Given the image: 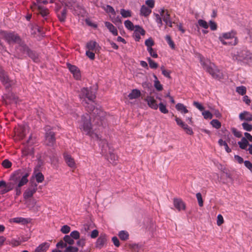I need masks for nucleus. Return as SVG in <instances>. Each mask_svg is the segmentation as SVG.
<instances>
[{
	"label": "nucleus",
	"instance_id": "4468645a",
	"mask_svg": "<svg viewBox=\"0 0 252 252\" xmlns=\"http://www.w3.org/2000/svg\"><path fill=\"white\" fill-rule=\"evenodd\" d=\"M248 139L245 137H243L240 141H239L238 144L240 148L243 150H246L247 147L249 146L248 151L249 153L252 155V145L250 144Z\"/></svg>",
	"mask_w": 252,
	"mask_h": 252
},
{
	"label": "nucleus",
	"instance_id": "a211bd4d",
	"mask_svg": "<svg viewBox=\"0 0 252 252\" xmlns=\"http://www.w3.org/2000/svg\"><path fill=\"white\" fill-rule=\"evenodd\" d=\"M27 127L25 126H20L15 130V133L19 138L23 139L26 134Z\"/></svg>",
	"mask_w": 252,
	"mask_h": 252
},
{
	"label": "nucleus",
	"instance_id": "f8f14e48",
	"mask_svg": "<svg viewBox=\"0 0 252 252\" xmlns=\"http://www.w3.org/2000/svg\"><path fill=\"white\" fill-rule=\"evenodd\" d=\"M0 79L6 88L15 84L14 81L10 80L6 73L3 70L0 71Z\"/></svg>",
	"mask_w": 252,
	"mask_h": 252
},
{
	"label": "nucleus",
	"instance_id": "f03ea898",
	"mask_svg": "<svg viewBox=\"0 0 252 252\" xmlns=\"http://www.w3.org/2000/svg\"><path fill=\"white\" fill-rule=\"evenodd\" d=\"M30 172L26 168L19 169L10 176V180L17 183L15 188L16 195L18 196L21 193V188L28 182V177L30 175Z\"/></svg>",
	"mask_w": 252,
	"mask_h": 252
},
{
	"label": "nucleus",
	"instance_id": "864d4df0",
	"mask_svg": "<svg viewBox=\"0 0 252 252\" xmlns=\"http://www.w3.org/2000/svg\"><path fill=\"white\" fill-rule=\"evenodd\" d=\"M232 132L233 134L238 138H240L242 137V133L240 131H238L236 128L233 127L231 129Z\"/></svg>",
	"mask_w": 252,
	"mask_h": 252
},
{
	"label": "nucleus",
	"instance_id": "e433bc0d",
	"mask_svg": "<svg viewBox=\"0 0 252 252\" xmlns=\"http://www.w3.org/2000/svg\"><path fill=\"white\" fill-rule=\"evenodd\" d=\"M120 13L124 18H127L131 16V12L129 10L121 9Z\"/></svg>",
	"mask_w": 252,
	"mask_h": 252
},
{
	"label": "nucleus",
	"instance_id": "0e129e2a",
	"mask_svg": "<svg viewBox=\"0 0 252 252\" xmlns=\"http://www.w3.org/2000/svg\"><path fill=\"white\" fill-rule=\"evenodd\" d=\"M6 98H8V99H9L10 100H14V101H16L17 99H18V97L15 94H14L13 93H9L6 96Z\"/></svg>",
	"mask_w": 252,
	"mask_h": 252
},
{
	"label": "nucleus",
	"instance_id": "a878e982",
	"mask_svg": "<svg viewBox=\"0 0 252 252\" xmlns=\"http://www.w3.org/2000/svg\"><path fill=\"white\" fill-rule=\"evenodd\" d=\"M17 183H15V182L11 181L10 182H9L8 183H6V188L5 189H3L1 190V192L2 194L6 193L8 192L9 191L13 189H15L16 187H15V185Z\"/></svg>",
	"mask_w": 252,
	"mask_h": 252
},
{
	"label": "nucleus",
	"instance_id": "052dcab7",
	"mask_svg": "<svg viewBox=\"0 0 252 252\" xmlns=\"http://www.w3.org/2000/svg\"><path fill=\"white\" fill-rule=\"evenodd\" d=\"M2 165L4 168H9L11 166L12 163L8 159H5L2 161Z\"/></svg>",
	"mask_w": 252,
	"mask_h": 252
},
{
	"label": "nucleus",
	"instance_id": "ddd939ff",
	"mask_svg": "<svg viewBox=\"0 0 252 252\" xmlns=\"http://www.w3.org/2000/svg\"><path fill=\"white\" fill-rule=\"evenodd\" d=\"M107 235L104 233H101L95 242V247L101 249L107 244Z\"/></svg>",
	"mask_w": 252,
	"mask_h": 252
},
{
	"label": "nucleus",
	"instance_id": "37998d69",
	"mask_svg": "<svg viewBox=\"0 0 252 252\" xmlns=\"http://www.w3.org/2000/svg\"><path fill=\"white\" fill-rule=\"evenodd\" d=\"M198 25L205 29H208L209 27V25L207 22L202 19H199L198 20Z\"/></svg>",
	"mask_w": 252,
	"mask_h": 252
},
{
	"label": "nucleus",
	"instance_id": "de8ad7c7",
	"mask_svg": "<svg viewBox=\"0 0 252 252\" xmlns=\"http://www.w3.org/2000/svg\"><path fill=\"white\" fill-rule=\"evenodd\" d=\"M145 45L147 47V49L152 48L154 45V41L152 38H149L145 41Z\"/></svg>",
	"mask_w": 252,
	"mask_h": 252
},
{
	"label": "nucleus",
	"instance_id": "f704fd0d",
	"mask_svg": "<svg viewBox=\"0 0 252 252\" xmlns=\"http://www.w3.org/2000/svg\"><path fill=\"white\" fill-rule=\"evenodd\" d=\"M36 2H34L31 6V9H32L33 10L35 9L37 6L38 5H40V4L43 3L44 4H46L48 3V1L47 0H36Z\"/></svg>",
	"mask_w": 252,
	"mask_h": 252
},
{
	"label": "nucleus",
	"instance_id": "2f4dec72",
	"mask_svg": "<svg viewBox=\"0 0 252 252\" xmlns=\"http://www.w3.org/2000/svg\"><path fill=\"white\" fill-rule=\"evenodd\" d=\"M36 7H37L39 13L42 16H45L49 14L48 10L47 8L42 7L40 5H38Z\"/></svg>",
	"mask_w": 252,
	"mask_h": 252
},
{
	"label": "nucleus",
	"instance_id": "393cba45",
	"mask_svg": "<svg viewBox=\"0 0 252 252\" xmlns=\"http://www.w3.org/2000/svg\"><path fill=\"white\" fill-rule=\"evenodd\" d=\"M105 26L107 28L109 31L115 36L118 35V31L116 28L111 23L109 22H105Z\"/></svg>",
	"mask_w": 252,
	"mask_h": 252
},
{
	"label": "nucleus",
	"instance_id": "680f3d73",
	"mask_svg": "<svg viewBox=\"0 0 252 252\" xmlns=\"http://www.w3.org/2000/svg\"><path fill=\"white\" fill-rule=\"evenodd\" d=\"M70 227L67 225H64L63 226H62L61 229V232L64 234L68 233L70 231Z\"/></svg>",
	"mask_w": 252,
	"mask_h": 252
},
{
	"label": "nucleus",
	"instance_id": "f3484780",
	"mask_svg": "<svg viewBox=\"0 0 252 252\" xmlns=\"http://www.w3.org/2000/svg\"><path fill=\"white\" fill-rule=\"evenodd\" d=\"M86 48L88 50L94 51L96 53L99 51L100 46L95 41L91 40L87 43Z\"/></svg>",
	"mask_w": 252,
	"mask_h": 252
},
{
	"label": "nucleus",
	"instance_id": "cd10ccee",
	"mask_svg": "<svg viewBox=\"0 0 252 252\" xmlns=\"http://www.w3.org/2000/svg\"><path fill=\"white\" fill-rule=\"evenodd\" d=\"M151 12V9L145 5H142L140 9V14L145 17L148 16Z\"/></svg>",
	"mask_w": 252,
	"mask_h": 252
},
{
	"label": "nucleus",
	"instance_id": "20e7f679",
	"mask_svg": "<svg viewBox=\"0 0 252 252\" xmlns=\"http://www.w3.org/2000/svg\"><path fill=\"white\" fill-rule=\"evenodd\" d=\"M200 62L203 68L215 78H220V72L217 69L216 65L209 60L200 58Z\"/></svg>",
	"mask_w": 252,
	"mask_h": 252
},
{
	"label": "nucleus",
	"instance_id": "ea45409f",
	"mask_svg": "<svg viewBox=\"0 0 252 252\" xmlns=\"http://www.w3.org/2000/svg\"><path fill=\"white\" fill-rule=\"evenodd\" d=\"M236 91L239 94L243 95L246 93L247 89L246 87L242 86L237 87Z\"/></svg>",
	"mask_w": 252,
	"mask_h": 252
},
{
	"label": "nucleus",
	"instance_id": "58836bf2",
	"mask_svg": "<svg viewBox=\"0 0 252 252\" xmlns=\"http://www.w3.org/2000/svg\"><path fill=\"white\" fill-rule=\"evenodd\" d=\"M154 78L156 79L154 83L155 87L158 91H162L163 90L162 85L160 83V82L158 80L157 77L156 75H154Z\"/></svg>",
	"mask_w": 252,
	"mask_h": 252
},
{
	"label": "nucleus",
	"instance_id": "0eeeda50",
	"mask_svg": "<svg viewBox=\"0 0 252 252\" xmlns=\"http://www.w3.org/2000/svg\"><path fill=\"white\" fill-rule=\"evenodd\" d=\"M1 36L2 38L8 43L9 45L13 44H18L21 40V37L13 32H1Z\"/></svg>",
	"mask_w": 252,
	"mask_h": 252
},
{
	"label": "nucleus",
	"instance_id": "7c9ffc66",
	"mask_svg": "<svg viewBox=\"0 0 252 252\" xmlns=\"http://www.w3.org/2000/svg\"><path fill=\"white\" fill-rule=\"evenodd\" d=\"M218 143L220 146H224L225 149V151L227 153H230L231 152V149L228 146V142H227V140L226 141H223L222 139H220Z\"/></svg>",
	"mask_w": 252,
	"mask_h": 252
},
{
	"label": "nucleus",
	"instance_id": "5fc2aeb1",
	"mask_svg": "<svg viewBox=\"0 0 252 252\" xmlns=\"http://www.w3.org/2000/svg\"><path fill=\"white\" fill-rule=\"evenodd\" d=\"M242 126L245 130L250 131L252 130V125L247 123H243Z\"/></svg>",
	"mask_w": 252,
	"mask_h": 252
},
{
	"label": "nucleus",
	"instance_id": "69168bd1",
	"mask_svg": "<svg viewBox=\"0 0 252 252\" xmlns=\"http://www.w3.org/2000/svg\"><path fill=\"white\" fill-rule=\"evenodd\" d=\"M59 1L65 7H69L71 5L70 0H59Z\"/></svg>",
	"mask_w": 252,
	"mask_h": 252
},
{
	"label": "nucleus",
	"instance_id": "6e6552de",
	"mask_svg": "<svg viewBox=\"0 0 252 252\" xmlns=\"http://www.w3.org/2000/svg\"><path fill=\"white\" fill-rule=\"evenodd\" d=\"M45 143L47 146L53 147L56 143L55 133L51 129L46 128Z\"/></svg>",
	"mask_w": 252,
	"mask_h": 252
},
{
	"label": "nucleus",
	"instance_id": "473e14b6",
	"mask_svg": "<svg viewBox=\"0 0 252 252\" xmlns=\"http://www.w3.org/2000/svg\"><path fill=\"white\" fill-rule=\"evenodd\" d=\"M184 131L189 135H192L193 132L191 127H189L187 124L185 123L183 125L181 126Z\"/></svg>",
	"mask_w": 252,
	"mask_h": 252
},
{
	"label": "nucleus",
	"instance_id": "3c124183",
	"mask_svg": "<svg viewBox=\"0 0 252 252\" xmlns=\"http://www.w3.org/2000/svg\"><path fill=\"white\" fill-rule=\"evenodd\" d=\"M159 109L160 112L164 114H166L168 112V110L166 109V106L162 103L159 104Z\"/></svg>",
	"mask_w": 252,
	"mask_h": 252
},
{
	"label": "nucleus",
	"instance_id": "603ef678",
	"mask_svg": "<svg viewBox=\"0 0 252 252\" xmlns=\"http://www.w3.org/2000/svg\"><path fill=\"white\" fill-rule=\"evenodd\" d=\"M202 115L203 116L204 119H212L213 117V115L212 113L209 111H205L202 112Z\"/></svg>",
	"mask_w": 252,
	"mask_h": 252
},
{
	"label": "nucleus",
	"instance_id": "c9c22d12",
	"mask_svg": "<svg viewBox=\"0 0 252 252\" xmlns=\"http://www.w3.org/2000/svg\"><path fill=\"white\" fill-rule=\"evenodd\" d=\"M118 236L121 240L123 241H126L128 239L129 235L127 232L125 231H121L119 232Z\"/></svg>",
	"mask_w": 252,
	"mask_h": 252
},
{
	"label": "nucleus",
	"instance_id": "79ce46f5",
	"mask_svg": "<svg viewBox=\"0 0 252 252\" xmlns=\"http://www.w3.org/2000/svg\"><path fill=\"white\" fill-rule=\"evenodd\" d=\"M160 69H161V70L162 71V74L164 76H165L166 77H167V78H168L169 79H171V77L170 76V73H171V71H170L166 70L165 69L164 66H161Z\"/></svg>",
	"mask_w": 252,
	"mask_h": 252
},
{
	"label": "nucleus",
	"instance_id": "412c9836",
	"mask_svg": "<svg viewBox=\"0 0 252 252\" xmlns=\"http://www.w3.org/2000/svg\"><path fill=\"white\" fill-rule=\"evenodd\" d=\"M174 205L175 207L179 211L185 209V204L183 201L180 199H174Z\"/></svg>",
	"mask_w": 252,
	"mask_h": 252
},
{
	"label": "nucleus",
	"instance_id": "423d86ee",
	"mask_svg": "<svg viewBox=\"0 0 252 252\" xmlns=\"http://www.w3.org/2000/svg\"><path fill=\"white\" fill-rule=\"evenodd\" d=\"M30 49L22 40L15 47L14 56L18 59H22L25 54H30Z\"/></svg>",
	"mask_w": 252,
	"mask_h": 252
},
{
	"label": "nucleus",
	"instance_id": "13d9d810",
	"mask_svg": "<svg viewBox=\"0 0 252 252\" xmlns=\"http://www.w3.org/2000/svg\"><path fill=\"white\" fill-rule=\"evenodd\" d=\"M104 10L108 13H111L112 14H115L114 9L110 5H107L106 7H104Z\"/></svg>",
	"mask_w": 252,
	"mask_h": 252
},
{
	"label": "nucleus",
	"instance_id": "bf43d9fd",
	"mask_svg": "<svg viewBox=\"0 0 252 252\" xmlns=\"http://www.w3.org/2000/svg\"><path fill=\"white\" fill-rule=\"evenodd\" d=\"M196 198L198 200V204L199 206L202 207L203 205V201L202 198V195L200 193H197L196 194Z\"/></svg>",
	"mask_w": 252,
	"mask_h": 252
},
{
	"label": "nucleus",
	"instance_id": "4be33fe9",
	"mask_svg": "<svg viewBox=\"0 0 252 252\" xmlns=\"http://www.w3.org/2000/svg\"><path fill=\"white\" fill-rule=\"evenodd\" d=\"M239 118L241 120H245L246 121H252V114L247 111H244L239 115Z\"/></svg>",
	"mask_w": 252,
	"mask_h": 252
},
{
	"label": "nucleus",
	"instance_id": "39448f33",
	"mask_svg": "<svg viewBox=\"0 0 252 252\" xmlns=\"http://www.w3.org/2000/svg\"><path fill=\"white\" fill-rule=\"evenodd\" d=\"M219 38L223 45L233 46L238 43V39L234 32L222 33Z\"/></svg>",
	"mask_w": 252,
	"mask_h": 252
},
{
	"label": "nucleus",
	"instance_id": "aec40b11",
	"mask_svg": "<svg viewBox=\"0 0 252 252\" xmlns=\"http://www.w3.org/2000/svg\"><path fill=\"white\" fill-rule=\"evenodd\" d=\"M64 158L65 162L69 167L73 168H76V164L74 159L73 158L71 157L70 155L67 154H64Z\"/></svg>",
	"mask_w": 252,
	"mask_h": 252
},
{
	"label": "nucleus",
	"instance_id": "a18cd8bd",
	"mask_svg": "<svg viewBox=\"0 0 252 252\" xmlns=\"http://www.w3.org/2000/svg\"><path fill=\"white\" fill-rule=\"evenodd\" d=\"M165 38L171 48L173 49H175V45L173 41L172 40L171 36L169 35H167L165 36Z\"/></svg>",
	"mask_w": 252,
	"mask_h": 252
},
{
	"label": "nucleus",
	"instance_id": "72a5a7b5",
	"mask_svg": "<svg viewBox=\"0 0 252 252\" xmlns=\"http://www.w3.org/2000/svg\"><path fill=\"white\" fill-rule=\"evenodd\" d=\"M125 26L126 29L130 31H134L135 26L130 20H126L124 22Z\"/></svg>",
	"mask_w": 252,
	"mask_h": 252
},
{
	"label": "nucleus",
	"instance_id": "c756f323",
	"mask_svg": "<svg viewBox=\"0 0 252 252\" xmlns=\"http://www.w3.org/2000/svg\"><path fill=\"white\" fill-rule=\"evenodd\" d=\"M176 108L178 111H180L181 113H183L184 114L187 113L189 112L186 107L182 103H177L176 105Z\"/></svg>",
	"mask_w": 252,
	"mask_h": 252
},
{
	"label": "nucleus",
	"instance_id": "a19ab883",
	"mask_svg": "<svg viewBox=\"0 0 252 252\" xmlns=\"http://www.w3.org/2000/svg\"><path fill=\"white\" fill-rule=\"evenodd\" d=\"M210 123L213 127L217 129L220 128L221 126V123L216 119L213 120Z\"/></svg>",
	"mask_w": 252,
	"mask_h": 252
},
{
	"label": "nucleus",
	"instance_id": "9b49d317",
	"mask_svg": "<svg viewBox=\"0 0 252 252\" xmlns=\"http://www.w3.org/2000/svg\"><path fill=\"white\" fill-rule=\"evenodd\" d=\"M0 79L6 88L15 84L14 81L10 80L6 73L3 70L0 71Z\"/></svg>",
	"mask_w": 252,
	"mask_h": 252
},
{
	"label": "nucleus",
	"instance_id": "8fccbe9b",
	"mask_svg": "<svg viewBox=\"0 0 252 252\" xmlns=\"http://www.w3.org/2000/svg\"><path fill=\"white\" fill-rule=\"evenodd\" d=\"M86 55L91 60H94L95 58V52L94 51L88 50L86 52Z\"/></svg>",
	"mask_w": 252,
	"mask_h": 252
},
{
	"label": "nucleus",
	"instance_id": "4c0bfd02",
	"mask_svg": "<svg viewBox=\"0 0 252 252\" xmlns=\"http://www.w3.org/2000/svg\"><path fill=\"white\" fill-rule=\"evenodd\" d=\"M13 221L15 223H21L23 224H26L29 222L27 219L20 217L14 218L13 219Z\"/></svg>",
	"mask_w": 252,
	"mask_h": 252
},
{
	"label": "nucleus",
	"instance_id": "7ed1b4c3",
	"mask_svg": "<svg viewBox=\"0 0 252 252\" xmlns=\"http://www.w3.org/2000/svg\"><path fill=\"white\" fill-rule=\"evenodd\" d=\"M102 153L105 155L107 160L112 164H116L118 159V157L114 153V150L108 144L107 142L103 140L101 142Z\"/></svg>",
	"mask_w": 252,
	"mask_h": 252
},
{
	"label": "nucleus",
	"instance_id": "e2e57ef3",
	"mask_svg": "<svg viewBox=\"0 0 252 252\" xmlns=\"http://www.w3.org/2000/svg\"><path fill=\"white\" fill-rule=\"evenodd\" d=\"M148 52H149L150 55L155 58H157L158 57V54H157L156 52L155 51L153 48H150L149 49H147Z\"/></svg>",
	"mask_w": 252,
	"mask_h": 252
},
{
	"label": "nucleus",
	"instance_id": "09e8293b",
	"mask_svg": "<svg viewBox=\"0 0 252 252\" xmlns=\"http://www.w3.org/2000/svg\"><path fill=\"white\" fill-rule=\"evenodd\" d=\"M35 179L38 183H41L43 181L44 177L41 172H38L35 175Z\"/></svg>",
	"mask_w": 252,
	"mask_h": 252
},
{
	"label": "nucleus",
	"instance_id": "5701e85b",
	"mask_svg": "<svg viewBox=\"0 0 252 252\" xmlns=\"http://www.w3.org/2000/svg\"><path fill=\"white\" fill-rule=\"evenodd\" d=\"M49 247V243L47 242L43 243L36 248L34 252H46Z\"/></svg>",
	"mask_w": 252,
	"mask_h": 252
},
{
	"label": "nucleus",
	"instance_id": "49530a36",
	"mask_svg": "<svg viewBox=\"0 0 252 252\" xmlns=\"http://www.w3.org/2000/svg\"><path fill=\"white\" fill-rule=\"evenodd\" d=\"M63 240L65 243L69 245H72L74 243V241L70 235H65L63 238Z\"/></svg>",
	"mask_w": 252,
	"mask_h": 252
},
{
	"label": "nucleus",
	"instance_id": "1a4fd4ad",
	"mask_svg": "<svg viewBox=\"0 0 252 252\" xmlns=\"http://www.w3.org/2000/svg\"><path fill=\"white\" fill-rule=\"evenodd\" d=\"M31 137L29 138L27 144H24V148L22 149V156L26 157L28 156H32L33 154V148L32 147V142H30Z\"/></svg>",
	"mask_w": 252,
	"mask_h": 252
},
{
	"label": "nucleus",
	"instance_id": "c85d7f7f",
	"mask_svg": "<svg viewBox=\"0 0 252 252\" xmlns=\"http://www.w3.org/2000/svg\"><path fill=\"white\" fill-rule=\"evenodd\" d=\"M160 14L162 16L163 21L166 24H168V21L170 20V14L168 13V12L167 10L165 11L164 9H162Z\"/></svg>",
	"mask_w": 252,
	"mask_h": 252
},
{
	"label": "nucleus",
	"instance_id": "bb28decb",
	"mask_svg": "<svg viewBox=\"0 0 252 252\" xmlns=\"http://www.w3.org/2000/svg\"><path fill=\"white\" fill-rule=\"evenodd\" d=\"M57 14L59 19V20L61 22L65 21L66 16V9L65 8V7L64 6L62 11H60Z\"/></svg>",
	"mask_w": 252,
	"mask_h": 252
},
{
	"label": "nucleus",
	"instance_id": "2eb2a0df",
	"mask_svg": "<svg viewBox=\"0 0 252 252\" xmlns=\"http://www.w3.org/2000/svg\"><path fill=\"white\" fill-rule=\"evenodd\" d=\"M36 190L37 185L36 184L31 185L24 192L23 194L24 198L28 199L32 197Z\"/></svg>",
	"mask_w": 252,
	"mask_h": 252
},
{
	"label": "nucleus",
	"instance_id": "6e6d98bb",
	"mask_svg": "<svg viewBox=\"0 0 252 252\" xmlns=\"http://www.w3.org/2000/svg\"><path fill=\"white\" fill-rule=\"evenodd\" d=\"M78 249L75 247L69 246L67 247L64 251V252H77Z\"/></svg>",
	"mask_w": 252,
	"mask_h": 252
},
{
	"label": "nucleus",
	"instance_id": "dca6fc26",
	"mask_svg": "<svg viewBox=\"0 0 252 252\" xmlns=\"http://www.w3.org/2000/svg\"><path fill=\"white\" fill-rule=\"evenodd\" d=\"M140 34L142 35H145V31L142 27L138 25L135 26L133 36L136 41H139L140 39Z\"/></svg>",
	"mask_w": 252,
	"mask_h": 252
},
{
	"label": "nucleus",
	"instance_id": "9d476101",
	"mask_svg": "<svg viewBox=\"0 0 252 252\" xmlns=\"http://www.w3.org/2000/svg\"><path fill=\"white\" fill-rule=\"evenodd\" d=\"M66 65L69 71L73 74V77L76 80H80L81 78V74L79 68L76 66L72 65L69 63H67Z\"/></svg>",
	"mask_w": 252,
	"mask_h": 252
},
{
	"label": "nucleus",
	"instance_id": "6ab92c4d",
	"mask_svg": "<svg viewBox=\"0 0 252 252\" xmlns=\"http://www.w3.org/2000/svg\"><path fill=\"white\" fill-rule=\"evenodd\" d=\"M145 100L147 102L148 106L155 110H157L158 108V105L157 103L156 100L153 96H147Z\"/></svg>",
	"mask_w": 252,
	"mask_h": 252
},
{
	"label": "nucleus",
	"instance_id": "f257e3e1",
	"mask_svg": "<svg viewBox=\"0 0 252 252\" xmlns=\"http://www.w3.org/2000/svg\"><path fill=\"white\" fill-rule=\"evenodd\" d=\"M83 100V104L88 113L81 116L80 129L95 140L100 139V128L105 119L106 113L101 107H95L93 103L95 98V94L88 88H82L79 94Z\"/></svg>",
	"mask_w": 252,
	"mask_h": 252
},
{
	"label": "nucleus",
	"instance_id": "b1692460",
	"mask_svg": "<svg viewBox=\"0 0 252 252\" xmlns=\"http://www.w3.org/2000/svg\"><path fill=\"white\" fill-rule=\"evenodd\" d=\"M141 92L138 89H133L128 95L129 99H137L141 96Z\"/></svg>",
	"mask_w": 252,
	"mask_h": 252
},
{
	"label": "nucleus",
	"instance_id": "4d7b16f0",
	"mask_svg": "<svg viewBox=\"0 0 252 252\" xmlns=\"http://www.w3.org/2000/svg\"><path fill=\"white\" fill-rule=\"evenodd\" d=\"M70 236L74 239H78L80 237V233L78 231H73L71 232Z\"/></svg>",
	"mask_w": 252,
	"mask_h": 252
},
{
	"label": "nucleus",
	"instance_id": "774afa93",
	"mask_svg": "<svg viewBox=\"0 0 252 252\" xmlns=\"http://www.w3.org/2000/svg\"><path fill=\"white\" fill-rule=\"evenodd\" d=\"M224 222L223 218L221 215H219L217 217V224L219 226L221 225Z\"/></svg>",
	"mask_w": 252,
	"mask_h": 252
},
{
	"label": "nucleus",
	"instance_id": "338daca9",
	"mask_svg": "<svg viewBox=\"0 0 252 252\" xmlns=\"http://www.w3.org/2000/svg\"><path fill=\"white\" fill-rule=\"evenodd\" d=\"M112 241L114 245L116 247H119L120 246V241L117 237L114 236V237H112Z\"/></svg>",
	"mask_w": 252,
	"mask_h": 252
},
{
	"label": "nucleus",
	"instance_id": "c03bdc74",
	"mask_svg": "<svg viewBox=\"0 0 252 252\" xmlns=\"http://www.w3.org/2000/svg\"><path fill=\"white\" fill-rule=\"evenodd\" d=\"M148 61L149 66L151 68L156 69L158 67V64L157 63L155 62L153 60H152L150 58H148L147 59Z\"/></svg>",
	"mask_w": 252,
	"mask_h": 252
}]
</instances>
